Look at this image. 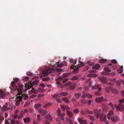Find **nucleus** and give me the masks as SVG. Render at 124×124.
Listing matches in <instances>:
<instances>
[{
  "label": "nucleus",
  "mask_w": 124,
  "mask_h": 124,
  "mask_svg": "<svg viewBox=\"0 0 124 124\" xmlns=\"http://www.w3.org/2000/svg\"><path fill=\"white\" fill-rule=\"evenodd\" d=\"M38 111L42 115H45L47 113V111L46 110H41L40 109Z\"/></svg>",
  "instance_id": "20"
},
{
  "label": "nucleus",
  "mask_w": 124,
  "mask_h": 124,
  "mask_svg": "<svg viewBox=\"0 0 124 124\" xmlns=\"http://www.w3.org/2000/svg\"><path fill=\"white\" fill-rule=\"evenodd\" d=\"M113 112L112 110L109 111V113L108 114V119H111L114 122H116L119 120V118L117 116H114L112 118V116L113 115Z\"/></svg>",
  "instance_id": "2"
},
{
  "label": "nucleus",
  "mask_w": 124,
  "mask_h": 124,
  "mask_svg": "<svg viewBox=\"0 0 124 124\" xmlns=\"http://www.w3.org/2000/svg\"><path fill=\"white\" fill-rule=\"evenodd\" d=\"M85 112L86 113H88L90 114H93V112L92 111H89L88 109H86L85 110Z\"/></svg>",
  "instance_id": "35"
},
{
  "label": "nucleus",
  "mask_w": 124,
  "mask_h": 124,
  "mask_svg": "<svg viewBox=\"0 0 124 124\" xmlns=\"http://www.w3.org/2000/svg\"><path fill=\"white\" fill-rule=\"evenodd\" d=\"M100 67V65L99 64H97L93 66L92 67V68L93 69L97 70Z\"/></svg>",
  "instance_id": "27"
},
{
  "label": "nucleus",
  "mask_w": 124,
  "mask_h": 124,
  "mask_svg": "<svg viewBox=\"0 0 124 124\" xmlns=\"http://www.w3.org/2000/svg\"><path fill=\"white\" fill-rule=\"evenodd\" d=\"M107 61L106 59H101L99 60V62L101 63H104Z\"/></svg>",
  "instance_id": "32"
},
{
  "label": "nucleus",
  "mask_w": 124,
  "mask_h": 124,
  "mask_svg": "<svg viewBox=\"0 0 124 124\" xmlns=\"http://www.w3.org/2000/svg\"><path fill=\"white\" fill-rule=\"evenodd\" d=\"M93 111L95 114H97L96 116V118H98L99 117H100V120L101 122H102L104 121L105 123L106 124H108V121L106 120L107 116L105 115L103 116V115L102 113L100 114L101 111V109H100L98 110L97 109L95 108L93 109Z\"/></svg>",
  "instance_id": "1"
},
{
  "label": "nucleus",
  "mask_w": 124,
  "mask_h": 124,
  "mask_svg": "<svg viewBox=\"0 0 124 124\" xmlns=\"http://www.w3.org/2000/svg\"><path fill=\"white\" fill-rule=\"evenodd\" d=\"M119 102L120 103L118 105L115 107L117 111H123L124 110V107L122 103L124 102V99L120 100Z\"/></svg>",
  "instance_id": "4"
},
{
  "label": "nucleus",
  "mask_w": 124,
  "mask_h": 124,
  "mask_svg": "<svg viewBox=\"0 0 124 124\" xmlns=\"http://www.w3.org/2000/svg\"><path fill=\"white\" fill-rule=\"evenodd\" d=\"M103 99V97L102 96L101 97H97L96 98L95 100V102L97 103H100L102 102Z\"/></svg>",
  "instance_id": "16"
},
{
  "label": "nucleus",
  "mask_w": 124,
  "mask_h": 124,
  "mask_svg": "<svg viewBox=\"0 0 124 124\" xmlns=\"http://www.w3.org/2000/svg\"><path fill=\"white\" fill-rule=\"evenodd\" d=\"M89 119L92 121H94L95 120V117L94 116L89 115Z\"/></svg>",
  "instance_id": "36"
},
{
  "label": "nucleus",
  "mask_w": 124,
  "mask_h": 124,
  "mask_svg": "<svg viewBox=\"0 0 124 124\" xmlns=\"http://www.w3.org/2000/svg\"><path fill=\"white\" fill-rule=\"evenodd\" d=\"M70 74L69 73H65L63 74V75L64 77H67L69 76Z\"/></svg>",
  "instance_id": "56"
},
{
  "label": "nucleus",
  "mask_w": 124,
  "mask_h": 124,
  "mask_svg": "<svg viewBox=\"0 0 124 124\" xmlns=\"http://www.w3.org/2000/svg\"><path fill=\"white\" fill-rule=\"evenodd\" d=\"M87 97L89 98H91L92 97V94H87Z\"/></svg>",
  "instance_id": "57"
},
{
  "label": "nucleus",
  "mask_w": 124,
  "mask_h": 124,
  "mask_svg": "<svg viewBox=\"0 0 124 124\" xmlns=\"http://www.w3.org/2000/svg\"><path fill=\"white\" fill-rule=\"evenodd\" d=\"M78 121L80 124H87V122L86 120L83 119L81 118H78Z\"/></svg>",
  "instance_id": "14"
},
{
  "label": "nucleus",
  "mask_w": 124,
  "mask_h": 124,
  "mask_svg": "<svg viewBox=\"0 0 124 124\" xmlns=\"http://www.w3.org/2000/svg\"><path fill=\"white\" fill-rule=\"evenodd\" d=\"M78 78L76 76H74L71 78V79L72 80H74L78 79Z\"/></svg>",
  "instance_id": "45"
},
{
  "label": "nucleus",
  "mask_w": 124,
  "mask_h": 124,
  "mask_svg": "<svg viewBox=\"0 0 124 124\" xmlns=\"http://www.w3.org/2000/svg\"><path fill=\"white\" fill-rule=\"evenodd\" d=\"M38 92V90H35L33 88H32L31 90L29 92V94L30 95L32 93H37Z\"/></svg>",
  "instance_id": "19"
},
{
  "label": "nucleus",
  "mask_w": 124,
  "mask_h": 124,
  "mask_svg": "<svg viewBox=\"0 0 124 124\" xmlns=\"http://www.w3.org/2000/svg\"><path fill=\"white\" fill-rule=\"evenodd\" d=\"M27 75L29 76H31L32 75V73L29 72H27L26 73Z\"/></svg>",
  "instance_id": "51"
},
{
  "label": "nucleus",
  "mask_w": 124,
  "mask_h": 124,
  "mask_svg": "<svg viewBox=\"0 0 124 124\" xmlns=\"http://www.w3.org/2000/svg\"><path fill=\"white\" fill-rule=\"evenodd\" d=\"M95 94L98 96H101V93L99 91H96L95 93Z\"/></svg>",
  "instance_id": "41"
},
{
  "label": "nucleus",
  "mask_w": 124,
  "mask_h": 124,
  "mask_svg": "<svg viewBox=\"0 0 124 124\" xmlns=\"http://www.w3.org/2000/svg\"><path fill=\"white\" fill-rule=\"evenodd\" d=\"M112 88L111 87H106L105 88V90L106 92L108 93H109L110 91L111 90Z\"/></svg>",
  "instance_id": "29"
},
{
  "label": "nucleus",
  "mask_w": 124,
  "mask_h": 124,
  "mask_svg": "<svg viewBox=\"0 0 124 124\" xmlns=\"http://www.w3.org/2000/svg\"><path fill=\"white\" fill-rule=\"evenodd\" d=\"M69 61L70 63H73V64H74V65L71 64V66L70 67V68L71 69H74V67H76V66H77V65L76 64L77 61L76 60H75L74 61L73 59H71Z\"/></svg>",
  "instance_id": "12"
},
{
  "label": "nucleus",
  "mask_w": 124,
  "mask_h": 124,
  "mask_svg": "<svg viewBox=\"0 0 124 124\" xmlns=\"http://www.w3.org/2000/svg\"><path fill=\"white\" fill-rule=\"evenodd\" d=\"M29 79V78L28 77H25L23 79V80L24 81H27Z\"/></svg>",
  "instance_id": "52"
},
{
  "label": "nucleus",
  "mask_w": 124,
  "mask_h": 124,
  "mask_svg": "<svg viewBox=\"0 0 124 124\" xmlns=\"http://www.w3.org/2000/svg\"><path fill=\"white\" fill-rule=\"evenodd\" d=\"M15 121L14 120H12L11 121V124H14L15 123Z\"/></svg>",
  "instance_id": "58"
},
{
  "label": "nucleus",
  "mask_w": 124,
  "mask_h": 124,
  "mask_svg": "<svg viewBox=\"0 0 124 124\" xmlns=\"http://www.w3.org/2000/svg\"><path fill=\"white\" fill-rule=\"evenodd\" d=\"M58 113L57 116H61V119L63 121L64 120V119L63 118V116L65 115V114L64 113H63L61 114V111L60 109H58L56 111Z\"/></svg>",
  "instance_id": "9"
},
{
  "label": "nucleus",
  "mask_w": 124,
  "mask_h": 124,
  "mask_svg": "<svg viewBox=\"0 0 124 124\" xmlns=\"http://www.w3.org/2000/svg\"><path fill=\"white\" fill-rule=\"evenodd\" d=\"M117 72L119 73H122L123 72V66H121L117 70Z\"/></svg>",
  "instance_id": "30"
},
{
  "label": "nucleus",
  "mask_w": 124,
  "mask_h": 124,
  "mask_svg": "<svg viewBox=\"0 0 124 124\" xmlns=\"http://www.w3.org/2000/svg\"><path fill=\"white\" fill-rule=\"evenodd\" d=\"M116 84L119 86H120L121 85L120 83L118 81H116Z\"/></svg>",
  "instance_id": "59"
},
{
  "label": "nucleus",
  "mask_w": 124,
  "mask_h": 124,
  "mask_svg": "<svg viewBox=\"0 0 124 124\" xmlns=\"http://www.w3.org/2000/svg\"><path fill=\"white\" fill-rule=\"evenodd\" d=\"M92 82L91 81H90L89 82V87H91L92 85Z\"/></svg>",
  "instance_id": "61"
},
{
  "label": "nucleus",
  "mask_w": 124,
  "mask_h": 124,
  "mask_svg": "<svg viewBox=\"0 0 124 124\" xmlns=\"http://www.w3.org/2000/svg\"><path fill=\"white\" fill-rule=\"evenodd\" d=\"M111 91L114 94H117L118 93V91L115 89H113L111 90Z\"/></svg>",
  "instance_id": "31"
},
{
  "label": "nucleus",
  "mask_w": 124,
  "mask_h": 124,
  "mask_svg": "<svg viewBox=\"0 0 124 124\" xmlns=\"http://www.w3.org/2000/svg\"><path fill=\"white\" fill-rule=\"evenodd\" d=\"M78 63V66H76V67L74 68L73 72L74 74H76L78 72L79 67H82L85 65L84 63L81 62L80 60L79 61Z\"/></svg>",
  "instance_id": "5"
},
{
  "label": "nucleus",
  "mask_w": 124,
  "mask_h": 124,
  "mask_svg": "<svg viewBox=\"0 0 124 124\" xmlns=\"http://www.w3.org/2000/svg\"><path fill=\"white\" fill-rule=\"evenodd\" d=\"M22 99V97L20 95L17 96L16 98V99L15 104L16 106H18L20 102H21Z\"/></svg>",
  "instance_id": "10"
},
{
  "label": "nucleus",
  "mask_w": 124,
  "mask_h": 124,
  "mask_svg": "<svg viewBox=\"0 0 124 124\" xmlns=\"http://www.w3.org/2000/svg\"><path fill=\"white\" fill-rule=\"evenodd\" d=\"M45 118L47 120L51 121L52 120V117L49 114H47L45 117Z\"/></svg>",
  "instance_id": "21"
},
{
  "label": "nucleus",
  "mask_w": 124,
  "mask_h": 124,
  "mask_svg": "<svg viewBox=\"0 0 124 124\" xmlns=\"http://www.w3.org/2000/svg\"><path fill=\"white\" fill-rule=\"evenodd\" d=\"M50 78L49 77H46L45 78H42L43 80V81H47L49 80Z\"/></svg>",
  "instance_id": "44"
},
{
  "label": "nucleus",
  "mask_w": 124,
  "mask_h": 124,
  "mask_svg": "<svg viewBox=\"0 0 124 124\" xmlns=\"http://www.w3.org/2000/svg\"><path fill=\"white\" fill-rule=\"evenodd\" d=\"M121 95L124 98V91H122L121 92Z\"/></svg>",
  "instance_id": "62"
},
{
  "label": "nucleus",
  "mask_w": 124,
  "mask_h": 124,
  "mask_svg": "<svg viewBox=\"0 0 124 124\" xmlns=\"http://www.w3.org/2000/svg\"><path fill=\"white\" fill-rule=\"evenodd\" d=\"M76 100H76V99L75 98H72L71 99V101H74L75 102H76Z\"/></svg>",
  "instance_id": "64"
},
{
  "label": "nucleus",
  "mask_w": 124,
  "mask_h": 124,
  "mask_svg": "<svg viewBox=\"0 0 124 124\" xmlns=\"http://www.w3.org/2000/svg\"><path fill=\"white\" fill-rule=\"evenodd\" d=\"M54 70L53 69L49 68H48L46 69V70L43 71V75L45 76H47L48 74L52 73Z\"/></svg>",
  "instance_id": "7"
},
{
  "label": "nucleus",
  "mask_w": 124,
  "mask_h": 124,
  "mask_svg": "<svg viewBox=\"0 0 124 124\" xmlns=\"http://www.w3.org/2000/svg\"><path fill=\"white\" fill-rule=\"evenodd\" d=\"M80 101L81 103L84 104H86L87 102L84 99H81Z\"/></svg>",
  "instance_id": "40"
},
{
  "label": "nucleus",
  "mask_w": 124,
  "mask_h": 124,
  "mask_svg": "<svg viewBox=\"0 0 124 124\" xmlns=\"http://www.w3.org/2000/svg\"><path fill=\"white\" fill-rule=\"evenodd\" d=\"M99 79L104 84H106L108 80L106 78L104 77H98Z\"/></svg>",
  "instance_id": "13"
},
{
  "label": "nucleus",
  "mask_w": 124,
  "mask_h": 124,
  "mask_svg": "<svg viewBox=\"0 0 124 124\" xmlns=\"http://www.w3.org/2000/svg\"><path fill=\"white\" fill-rule=\"evenodd\" d=\"M104 70L106 72H110L111 70L109 69V68L108 67H106L104 68Z\"/></svg>",
  "instance_id": "38"
},
{
  "label": "nucleus",
  "mask_w": 124,
  "mask_h": 124,
  "mask_svg": "<svg viewBox=\"0 0 124 124\" xmlns=\"http://www.w3.org/2000/svg\"><path fill=\"white\" fill-rule=\"evenodd\" d=\"M96 72V71L94 70H91L89 71V73H93L87 75V76L88 77H97L98 75L95 73H93Z\"/></svg>",
  "instance_id": "11"
},
{
  "label": "nucleus",
  "mask_w": 124,
  "mask_h": 124,
  "mask_svg": "<svg viewBox=\"0 0 124 124\" xmlns=\"http://www.w3.org/2000/svg\"><path fill=\"white\" fill-rule=\"evenodd\" d=\"M75 84H74L73 85H71L69 87L70 89L71 90H73L75 88Z\"/></svg>",
  "instance_id": "42"
},
{
  "label": "nucleus",
  "mask_w": 124,
  "mask_h": 124,
  "mask_svg": "<svg viewBox=\"0 0 124 124\" xmlns=\"http://www.w3.org/2000/svg\"><path fill=\"white\" fill-rule=\"evenodd\" d=\"M5 96V93L2 89H0V98L4 97Z\"/></svg>",
  "instance_id": "18"
},
{
  "label": "nucleus",
  "mask_w": 124,
  "mask_h": 124,
  "mask_svg": "<svg viewBox=\"0 0 124 124\" xmlns=\"http://www.w3.org/2000/svg\"><path fill=\"white\" fill-rule=\"evenodd\" d=\"M38 82V80H35L32 83H29L28 84H28L25 85V87L26 90H27L28 89H30L31 88L33 85L36 84Z\"/></svg>",
  "instance_id": "6"
},
{
  "label": "nucleus",
  "mask_w": 124,
  "mask_h": 124,
  "mask_svg": "<svg viewBox=\"0 0 124 124\" xmlns=\"http://www.w3.org/2000/svg\"><path fill=\"white\" fill-rule=\"evenodd\" d=\"M52 105V104L50 103H48L46 104L43 106L44 108H47Z\"/></svg>",
  "instance_id": "28"
},
{
  "label": "nucleus",
  "mask_w": 124,
  "mask_h": 124,
  "mask_svg": "<svg viewBox=\"0 0 124 124\" xmlns=\"http://www.w3.org/2000/svg\"><path fill=\"white\" fill-rule=\"evenodd\" d=\"M111 62L112 63L116 64L117 63V61L115 60H111Z\"/></svg>",
  "instance_id": "53"
},
{
  "label": "nucleus",
  "mask_w": 124,
  "mask_h": 124,
  "mask_svg": "<svg viewBox=\"0 0 124 124\" xmlns=\"http://www.w3.org/2000/svg\"><path fill=\"white\" fill-rule=\"evenodd\" d=\"M13 80H14V81L16 83L18 82L19 80V79L17 78H13Z\"/></svg>",
  "instance_id": "47"
},
{
  "label": "nucleus",
  "mask_w": 124,
  "mask_h": 124,
  "mask_svg": "<svg viewBox=\"0 0 124 124\" xmlns=\"http://www.w3.org/2000/svg\"><path fill=\"white\" fill-rule=\"evenodd\" d=\"M41 107V105L40 104H37L35 105L34 106V107L35 108H38Z\"/></svg>",
  "instance_id": "39"
},
{
  "label": "nucleus",
  "mask_w": 124,
  "mask_h": 124,
  "mask_svg": "<svg viewBox=\"0 0 124 124\" xmlns=\"http://www.w3.org/2000/svg\"><path fill=\"white\" fill-rule=\"evenodd\" d=\"M62 79V77H60L56 79V81H60V80H61Z\"/></svg>",
  "instance_id": "55"
},
{
  "label": "nucleus",
  "mask_w": 124,
  "mask_h": 124,
  "mask_svg": "<svg viewBox=\"0 0 124 124\" xmlns=\"http://www.w3.org/2000/svg\"><path fill=\"white\" fill-rule=\"evenodd\" d=\"M60 94L62 96H66L68 94V93L67 92H62L60 93Z\"/></svg>",
  "instance_id": "37"
},
{
  "label": "nucleus",
  "mask_w": 124,
  "mask_h": 124,
  "mask_svg": "<svg viewBox=\"0 0 124 124\" xmlns=\"http://www.w3.org/2000/svg\"><path fill=\"white\" fill-rule=\"evenodd\" d=\"M23 121L25 123H29L30 121V119L29 117L24 118L23 119Z\"/></svg>",
  "instance_id": "25"
},
{
  "label": "nucleus",
  "mask_w": 124,
  "mask_h": 124,
  "mask_svg": "<svg viewBox=\"0 0 124 124\" xmlns=\"http://www.w3.org/2000/svg\"><path fill=\"white\" fill-rule=\"evenodd\" d=\"M16 83L15 81H12L11 83V85L12 87L14 88H12L11 87H10L9 88L11 90L16 91L17 90L18 91V89H19V85H22L19 84L18 85L19 88H18L17 86L16 87Z\"/></svg>",
  "instance_id": "8"
},
{
  "label": "nucleus",
  "mask_w": 124,
  "mask_h": 124,
  "mask_svg": "<svg viewBox=\"0 0 124 124\" xmlns=\"http://www.w3.org/2000/svg\"><path fill=\"white\" fill-rule=\"evenodd\" d=\"M66 119L67 121L69 122L71 121V120L69 118H66Z\"/></svg>",
  "instance_id": "60"
},
{
  "label": "nucleus",
  "mask_w": 124,
  "mask_h": 124,
  "mask_svg": "<svg viewBox=\"0 0 124 124\" xmlns=\"http://www.w3.org/2000/svg\"><path fill=\"white\" fill-rule=\"evenodd\" d=\"M36 96V95L35 94H32L31 95L30 97L31 98H32L35 97Z\"/></svg>",
  "instance_id": "50"
},
{
  "label": "nucleus",
  "mask_w": 124,
  "mask_h": 124,
  "mask_svg": "<svg viewBox=\"0 0 124 124\" xmlns=\"http://www.w3.org/2000/svg\"><path fill=\"white\" fill-rule=\"evenodd\" d=\"M73 112L74 113H78L79 112V111L78 109H75L73 110Z\"/></svg>",
  "instance_id": "46"
},
{
  "label": "nucleus",
  "mask_w": 124,
  "mask_h": 124,
  "mask_svg": "<svg viewBox=\"0 0 124 124\" xmlns=\"http://www.w3.org/2000/svg\"><path fill=\"white\" fill-rule=\"evenodd\" d=\"M63 66V64L62 62L60 64H59V62H58L57 63V66L58 67H62Z\"/></svg>",
  "instance_id": "43"
},
{
  "label": "nucleus",
  "mask_w": 124,
  "mask_h": 124,
  "mask_svg": "<svg viewBox=\"0 0 124 124\" xmlns=\"http://www.w3.org/2000/svg\"><path fill=\"white\" fill-rule=\"evenodd\" d=\"M102 109L105 111H106L108 109L107 106L103 104L102 105Z\"/></svg>",
  "instance_id": "22"
},
{
  "label": "nucleus",
  "mask_w": 124,
  "mask_h": 124,
  "mask_svg": "<svg viewBox=\"0 0 124 124\" xmlns=\"http://www.w3.org/2000/svg\"><path fill=\"white\" fill-rule=\"evenodd\" d=\"M67 113L68 116L72 118L73 116V113L70 111H67Z\"/></svg>",
  "instance_id": "24"
},
{
  "label": "nucleus",
  "mask_w": 124,
  "mask_h": 124,
  "mask_svg": "<svg viewBox=\"0 0 124 124\" xmlns=\"http://www.w3.org/2000/svg\"><path fill=\"white\" fill-rule=\"evenodd\" d=\"M61 108L63 110L66 109L67 110H69L70 108L68 106H61Z\"/></svg>",
  "instance_id": "26"
},
{
  "label": "nucleus",
  "mask_w": 124,
  "mask_h": 124,
  "mask_svg": "<svg viewBox=\"0 0 124 124\" xmlns=\"http://www.w3.org/2000/svg\"><path fill=\"white\" fill-rule=\"evenodd\" d=\"M93 101L92 100H90L88 101L87 102V103L89 105H90L91 103L93 102Z\"/></svg>",
  "instance_id": "48"
},
{
  "label": "nucleus",
  "mask_w": 124,
  "mask_h": 124,
  "mask_svg": "<svg viewBox=\"0 0 124 124\" xmlns=\"http://www.w3.org/2000/svg\"><path fill=\"white\" fill-rule=\"evenodd\" d=\"M71 84V82H69L67 83L65 85V86H68L70 85Z\"/></svg>",
  "instance_id": "49"
},
{
  "label": "nucleus",
  "mask_w": 124,
  "mask_h": 124,
  "mask_svg": "<svg viewBox=\"0 0 124 124\" xmlns=\"http://www.w3.org/2000/svg\"><path fill=\"white\" fill-rule=\"evenodd\" d=\"M8 105V103L6 102L5 105L4 106L1 108V110L2 111H5L8 109V108L7 106Z\"/></svg>",
  "instance_id": "23"
},
{
  "label": "nucleus",
  "mask_w": 124,
  "mask_h": 124,
  "mask_svg": "<svg viewBox=\"0 0 124 124\" xmlns=\"http://www.w3.org/2000/svg\"><path fill=\"white\" fill-rule=\"evenodd\" d=\"M81 95V93H76L75 94V97L77 98H79Z\"/></svg>",
  "instance_id": "34"
},
{
  "label": "nucleus",
  "mask_w": 124,
  "mask_h": 124,
  "mask_svg": "<svg viewBox=\"0 0 124 124\" xmlns=\"http://www.w3.org/2000/svg\"><path fill=\"white\" fill-rule=\"evenodd\" d=\"M23 85H19V89H18V93L17 94V95H19L21 96L22 98L23 97H24V100H26L28 98V96L27 94H23L21 93L23 92Z\"/></svg>",
  "instance_id": "3"
},
{
  "label": "nucleus",
  "mask_w": 124,
  "mask_h": 124,
  "mask_svg": "<svg viewBox=\"0 0 124 124\" xmlns=\"http://www.w3.org/2000/svg\"><path fill=\"white\" fill-rule=\"evenodd\" d=\"M28 111V110L26 109H25L24 110V111L23 110H22L21 112V113L20 114V116H19L18 117V118L19 119L21 118H22L23 116V115L24 113H25L27 112Z\"/></svg>",
  "instance_id": "17"
},
{
  "label": "nucleus",
  "mask_w": 124,
  "mask_h": 124,
  "mask_svg": "<svg viewBox=\"0 0 124 124\" xmlns=\"http://www.w3.org/2000/svg\"><path fill=\"white\" fill-rule=\"evenodd\" d=\"M62 63L63 64V65H64L65 66H67V63L65 61H64L63 62H62Z\"/></svg>",
  "instance_id": "63"
},
{
  "label": "nucleus",
  "mask_w": 124,
  "mask_h": 124,
  "mask_svg": "<svg viewBox=\"0 0 124 124\" xmlns=\"http://www.w3.org/2000/svg\"><path fill=\"white\" fill-rule=\"evenodd\" d=\"M62 100L64 101L65 102L67 103H69V101L68 99L66 98H64L62 99Z\"/></svg>",
  "instance_id": "33"
},
{
  "label": "nucleus",
  "mask_w": 124,
  "mask_h": 124,
  "mask_svg": "<svg viewBox=\"0 0 124 124\" xmlns=\"http://www.w3.org/2000/svg\"><path fill=\"white\" fill-rule=\"evenodd\" d=\"M100 85L98 84L95 85L93 86H92V89H98V90L99 91H101V88L100 87Z\"/></svg>",
  "instance_id": "15"
},
{
  "label": "nucleus",
  "mask_w": 124,
  "mask_h": 124,
  "mask_svg": "<svg viewBox=\"0 0 124 124\" xmlns=\"http://www.w3.org/2000/svg\"><path fill=\"white\" fill-rule=\"evenodd\" d=\"M58 95L54 94L52 95V97L54 98H57L59 96Z\"/></svg>",
  "instance_id": "54"
}]
</instances>
